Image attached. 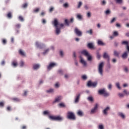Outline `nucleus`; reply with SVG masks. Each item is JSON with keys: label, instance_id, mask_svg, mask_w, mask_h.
I'll use <instances>...</instances> for the list:
<instances>
[{"label": "nucleus", "instance_id": "1", "mask_svg": "<svg viewBox=\"0 0 129 129\" xmlns=\"http://www.w3.org/2000/svg\"><path fill=\"white\" fill-rule=\"evenodd\" d=\"M52 24L55 27V34L56 35H59L61 33V28H59L58 26L59 25V22L56 19H55L52 22Z\"/></svg>", "mask_w": 129, "mask_h": 129}, {"label": "nucleus", "instance_id": "2", "mask_svg": "<svg viewBox=\"0 0 129 129\" xmlns=\"http://www.w3.org/2000/svg\"><path fill=\"white\" fill-rule=\"evenodd\" d=\"M104 66V62H101L98 66V73L100 76H103V67Z\"/></svg>", "mask_w": 129, "mask_h": 129}, {"label": "nucleus", "instance_id": "3", "mask_svg": "<svg viewBox=\"0 0 129 129\" xmlns=\"http://www.w3.org/2000/svg\"><path fill=\"white\" fill-rule=\"evenodd\" d=\"M67 117L69 119H72L73 120H75V119H76L74 113L71 111L68 112Z\"/></svg>", "mask_w": 129, "mask_h": 129}, {"label": "nucleus", "instance_id": "4", "mask_svg": "<svg viewBox=\"0 0 129 129\" xmlns=\"http://www.w3.org/2000/svg\"><path fill=\"white\" fill-rule=\"evenodd\" d=\"M49 117L50 119H52V120H63V117L60 116H49Z\"/></svg>", "mask_w": 129, "mask_h": 129}, {"label": "nucleus", "instance_id": "5", "mask_svg": "<svg viewBox=\"0 0 129 129\" xmlns=\"http://www.w3.org/2000/svg\"><path fill=\"white\" fill-rule=\"evenodd\" d=\"M56 66H57V63L50 62L47 67V70H48V71H50L51 69H52V68H54V67H56Z\"/></svg>", "mask_w": 129, "mask_h": 129}, {"label": "nucleus", "instance_id": "6", "mask_svg": "<svg viewBox=\"0 0 129 129\" xmlns=\"http://www.w3.org/2000/svg\"><path fill=\"white\" fill-rule=\"evenodd\" d=\"M97 108H98V104H96L93 108L91 110L90 114H94L97 111Z\"/></svg>", "mask_w": 129, "mask_h": 129}, {"label": "nucleus", "instance_id": "7", "mask_svg": "<svg viewBox=\"0 0 129 129\" xmlns=\"http://www.w3.org/2000/svg\"><path fill=\"white\" fill-rule=\"evenodd\" d=\"M87 85L89 87H96V86L97 85V83L92 82L91 81H90L88 82Z\"/></svg>", "mask_w": 129, "mask_h": 129}, {"label": "nucleus", "instance_id": "8", "mask_svg": "<svg viewBox=\"0 0 129 129\" xmlns=\"http://www.w3.org/2000/svg\"><path fill=\"white\" fill-rule=\"evenodd\" d=\"M80 62L84 67L87 66V62H86V61L84 60V58L82 56H80Z\"/></svg>", "mask_w": 129, "mask_h": 129}, {"label": "nucleus", "instance_id": "9", "mask_svg": "<svg viewBox=\"0 0 129 129\" xmlns=\"http://www.w3.org/2000/svg\"><path fill=\"white\" fill-rule=\"evenodd\" d=\"M109 110H110V107L109 106L106 107L102 111L103 114H104V115H107V114H108V111H109Z\"/></svg>", "mask_w": 129, "mask_h": 129}, {"label": "nucleus", "instance_id": "10", "mask_svg": "<svg viewBox=\"0 0 129 129\" xmlns=\"http://www.w3.org/2000/svg\"><path fill=\"white\" fill-rule=\"evenodd\" d=\"M75 33L77 36H79V37H81V36H82V32H81V31H80L77 28H75Z\"/></svg>", "mask_w": 129, "mask_h": 129}, {"label": "nucleus", "instance_id": "11", "mask_svg": "<svg viewBox=\"0 0 129 129\" xmlns=\"http://www.w3.org/2000/svg\"><path fill=\"white\" fill-rule=\"evenodd\" d=\"M35 46L38 48V49H42V48H43V47H44V45L43 43L38 42V41H36L35 42Z\"/></svg>", "mask_w": 129, "mask_h": 129}, {"label": "nucleus", "instance_id": "12", "mask_svg": "<svg viewBox=\"0 0 129 129\" xmlns=\"http://www.w3.org/2000/svg\"><path fill=\"white\" fill-rule=\"evenodd\" d=\"M61 99H63V97H62V96H58L55 98L53 103H55L56 102H60Z\"/></svg>", "mask_w": 129, "mask_h": 129}, {"label": "nucleus", "instance_id": "13", "mask_svg": "<svg viewBox=\"0 0 129 129\" xmlns=\"http://www.w3.org/2000/svg\"><path fill=\"white\" fill-rule=\"evenodd\" d=\"M80 94L76 95L75 98V103H78L79 102V99H80Z\"/></svg>", "mask_w": 129, "mask_h": 129}, {"label": "nucleus", "instance_id": "14", "mask_svg": "<svg viewBox=\"0 0 129 129\" xmlns=\"http://www.w3.org/2000/svg\"><path fill=\"white\" fill-rule=\"evenodd\" d=\"M117 114L118 116H119V117H121L122 119H124V118H125V115L123 112H119Z\"/></svg>", "mask_w": 129, "mask_h": 129}, {"label": "nucleus", "instance_id": "15", "mask_svg": "<svg viewBox=\"0 0 129 129\" xmlns=\"http://www.w3.org/2000/svg\"><path fill=\"white\" fill-rule=\"evenodd\" d=\"M49 51H50V48H46L44 50L43 52H42V55H44V56H45V55H47V54L49 53Z\"/></svg>", "mask_w": 129, "mask_h": 129}, {"label": "nucleus", "instance_id": "16", "mask_svg": "<svg viewBox=\"0 0 129 129\" xmlns=\"http://www.w3.org/2000/svg\"><path fill=\"white\" fill-rule=\"evenodd\" d=\"M81 54L87 57V56H88V54L89 53H88V51H87V50H83L81 51Z\"/></svg>", "mask_w": 129, "mask_h": 129}, {"label": "nucleus", "instance_id": "17", "mask_svg": "<svg viewBox=\"0 0 129 129\" xmlns=\"http://www.w3.org/2000/svg\"><path fill=\"white\" fill-rule=\"evenodd\" d=\"M128 53L127 51L124 52L122 55V58L123 59H126L127 58Z\"/></svg>", "mask_w": 129, "mask_h": 129}, {"label": "nucleus", "instance_id": "18", "mask_svg": "<svg viewBox=\"0 0 129 129\" xmlns=\"http://www.w3.org/2000/svg\"><path fill=\"white\" fill-rule=\"evenodd\" d=\"M77 19H78V20H83V15L81 14H78L77 15Z\"/></svg>", "mask_w": 129, "mask_h": 129}, {"label": "nucleus", "instance_id": "19", "mask_svg": "<svg viewBox=\"0 0 129 129\" xmlns=\"http://www.w3.org/2000/svg\"><path fill=\"white\" fill-rule=\"evenodd\" d=\"M106 90H105V88H103L102 89H100L98 91V93L99 94H104V92L106 91Z\"/></svg>", "mask_w": 129, "mask_h": 129}, {"label": "nucleus", "instance_id": "20", "mask_svg": "<svg viewBox=\"0 0 129 129\" xmlns=\"http://www.w3.org/2000/svg\"><path fill=\"white\" fill-rule=\"evenodd\" d=\"M103 58H105V59H108V60H109V55H108V54L106 52H104L103 55Z\"/></svg>", "mask_w": 129, "mask_h": 129}, {"label": "nucleus", "instance_id": "21", "mask_svg": "<svg viewBox=\"0 0 129 129\" xmlns=\"http://www.w3.org/2000/svg\"><path fill=\"white\" fill-rule=\"evenodd\" d=\"M97 44L99 46H104V45H105V44H104V43H103V42L100 40H98Z\"/></svg>", "mask_w": 129, "mask_h": 129}, {"label": "nucleus", "instance_id": "22", "mask_svg": "<svg viewBox=\"0 0 129 129\" xmlns=\"http://www.w3.org/2000/svg\"><path fill=\"white\" fill-rule=\"evenodd\" d=\"M40 68V64H34L33 65V69L34 70H38Z\"/></svg>", "mask_w": 129, "mask_h": 129}, {"label": "nucleus", "instance_id": "23", "mask_svg": "<svg viewBox=\"0 0 129 129\" xmlns=\"http://www.w3.org/2000/svg\"><path fill=\"white\" fill-rule=\"evenodd\" d=\"M19 53L20 54V55H21V56H23V57H25V56H26V53H25L24 51L22 49L19 50Z\"/></svg>", "mask_w": 129, "mask_h": 129}, {"label": "nucleus", "instance_id": "24", "mask_svg": "<svg viewBox=\"0 0 129 129\" xmlns=\"http://www.w3.org/2000/svg\"><path fill=\"white\" fill-rule=\"evenodd\" d=\"M87 100L90 102H93V97H92V96H90L87 98Z\"/></svg>", "mask_w": 129, "mask_h": 129}, {"label": "nucleus", "instance_id": "25", "mask_svg": "<svg viewBox=\"0 0 129 129\" xmlns=\"http://www.w3.org/2000/svg\"><path fill=\"white\" fill-rule=\"evenodd\" d=\"M88 48H90V49H92L94 47V45L93 44V43H89L88 44Z\"/></svg>", "mask_w": 129, "mask_h": 129}, {"label": "nucleus", "instance_id": "26", "mask_svg": "<svg viewBox=\"0 0 129 129\" xmlns=\"http://www.w3.org/2000/svg\"><path fill=\"white\" fill-rule=\"evenodd\" d=\"M98 129H104V125L100 123L98 125Z\"/></svg>", "mask_w": 129, "mask_h": 129}, {"label": "nucleus", "instance_id": "27", "mask_svg": "<svg viewBox=\"0 0 129 129\" xmlns=\"http://www.w3.org/2000/svg\"><path fill=\"white\" fill-rule=\"evenodd\" d=\"M47 93H54V89L50 88L46 90Z\"/></svg>", "mask_w": 129, "mask_h": 129}, {"label": "nucleus", "instance_id": "28", "mask_svg": "<svg viewBox=\"0 0 129 129\" xmlns=\"http://www.w3.org/2000/svg\"><path fill=\"white\" fill-rule=\"evenodd\" d=\"M116 87H117V89H119V90H120L121 89V87H120V84H119V82H117L115 83Z\"/></svg>", "mask_w": 129, "mask_h": 129}, {"label": "nucleus", "instance_id": "29", "mask_svg": "<svg viewBox=\"0 0 129 129\" xmlns=\"http://www.w3.org/2000/svg\"><path fill=\"white\" fill-rule=\"evenodd\" d=\"M77 114L80 116H83V112L81 110H79L77 112Z\"/></svg>", "mask_w": 129, "mask_h": 129}, {"label": "nucleus", "instance_id": "30", "mask_svg": "<svg viewBox=\"0 0 129 129\" xmlns=\"http://www.w3.org/2000/svg\"><path fill=\"white\" fill-rule=\"evenodd\" d=\"M86 57H87L88 61H91V59H92V56H91L90 53H89Z\"/></svg>", "mask_w": 129, "mask_h": 129}, {"label": "nucleus", "instance_id": "31", "mask_svg": "<svg viewBox=\"0 0 129 129\" xmlns=\"http://www.w3.org/2000/svg\"><path fill=\"white\" fill-rule=\"evenodd\" d=\"M114 56H115L116 57H118L119 56V53H118V52H117V51H114Z\"/></svg>", "mask_w": 129, "mask_h": 129}, {"label": "nucleus", "instance_id": "32", "mask_svg": "<svg viewBox=\"0 0 129 129\" xmlns=\"http://www.w3.org/2000/svg\"><path fill=\"white\" fill-rule=\"evenodd\" d=\"M122 45H126V46H128V41H123L121 42Z\"/></svg>", "mask_w": 129, "mask_h": 129}, {"label": "nucleus", "instance_id": "33", "mask_svg": "<svg viewBox=\"0 0 129 129\" xmlns=\"http://www.w3.org/2000/svg\"><path fill=\"white\" fill-rule=\"evenodd\" d=\"M12 65L14 67H17L18 66V62H17L16 61H14L12 62Z\"/></svg>", "mask_w": 129, "mask_h": 129}, {"label": "nucleus", "instance_id": "34", "mask_svg": "<svg viewBox=\"0 0 129 129\" xmlns=\"http://www.w3.org/2000/svg\"><path fill=\"white\" fill-rule=\"evenodd\" d=\"M118 96L120 98H122L123 97H124V95L122 93H119L118 94Z\"/></svg>", "mask_w": 129, "mask_h": 129}, {"label": "nucleus", "instance_id": "35", "mask_svg": "<svg viewBox=\"0 0 129 129\" xmlns=\"http://www.w3.org/2000/svg\"><path fill=\"white\" fill-rule=\"evenodd\" d=\"M113 36L114 37H117L118 36V31H114L113 32Z\"/></svg>", "mask_w": 129, "mask_h": 129}, {"label": "nucleus", "instance_id": "36", "mask_svg": "<svg viewBox=\"0 0 129 129\" xmlns=\"http://www.w3.org/2000/svg\"><path fill=\"white\" fill-rule=\"evenodd\" d=\"M58 74H59V75H63V74H64V72L62 70H59L58 71Z\"/></svg>", "mask_w": 129, "mask_h": 129}, {"label": "nucleus", "instance_id": "37", "mask_svg": "<svg viewBox=\"0 0 129 129\" xmlns=\"http://www.w3.org/2000/svg\"><path fill=\"white\" fill-rule=\"evenodd\" d=\"M103 94L104 96H105V97H107V96H109V93L107 92L106 91H105V92Z\"/></svg>", "mask_w": 129, "mask_h": 129}, {"label": "nucleus", "instance_id": "38", "mask_svg": "<svg viewBox=\"0 0 129 129\" xmlns=\"http://www.w3.org/2000/svg\"><path fill=\"white\" fill-rule=\"evenodd\" d=\"M111 13V12L110 11V10H107L105 12V15H106L107 16L108 15H110V13Z\"/></svg>", "mask_w": 129, "mask_h": 129}, {"label": "nucleus", "instance_id": "39", "mask_svg": "<svg viewBox=\"0 0 129 129\" xmlns=\"http://www.w3.org/2000/svg\"><path fill=\"white\" fill-rule=\"evenodd\" d=\"M43 114L44 115H46L47 114H50V111L48 110H46L43 111Z\"/></svg>", "mask_w": 129, "mask_h": 129}, {"label": "nucleus", "instance_id": "40", "mask_svg": "<svg viewBox=\"0 0 129 129\" xmlns=\"http://www.w3.org/2000/svg\"><path fill=\"white\" fill-rule=\"evenodd\" d=\"M111 88H112V84L110 83L108 85V89L111 90Z\"/></svg>", "mask_w": 129, "mask_h": 129}, {"label": "nucleus", "instance_id": "41", "mask_svg": "<svg viewBox=\"0 0 129 129\" xmlns=\"http://www.w3.org/2000/svg\"><path fill=\"white\" fill-rule=\"evenodd\" d=\"M81 6H82V2H79V3L78 4V9H80V8H81Z\"/></svg>", "mask_w": 129, "mask_h": 129}, {"label": "nucleus", "instance_id": "42", "mask_svg": "<svg viewBox=\"0 0 129 129\" xmlns=\"http://www.w3.org/2000/svg\"><path fill=\"white\" fill-rule=\"evenodd\" d=\"M24 65H25V62H24V61H21L20 62V67H24Z\"/></svg>", "mask_w": 129, "mask_h": 129}, {"label": "nucleus", "instance_id": "43", "mask_svg": "<svg viewBox=\"0 0 129 129\" xmlns=\"http://www.w3.org/2000/svg\"><path fill=\"white\" fill-rule=\"evenodd\" d=\"M82 78L83 80H86V79H87V76L86 75H84L82 76Z\"/></svg>", "mask_w": 129, "mask_h": 129}, {"label": "nucleus", "instance_id": "44", "mask_svg": "<svg viewBox=\"0 0 129 129\" xmlns=\"http://www.w3.org/2000/svg\"><path fill=\"white\" fill-rule=\"evenodd\" d=\"M59 55L61 57H63L64 56V52L62 50H60Z\"/></svg>", "mask_w": 129, "mask_h": 129}, {"label": "nucleus", "instance_id": "45", "mask_svg": "<svg viewBox=\"0 0 129 129\" xmlns=\"http://www.w3.org/2000/svg\"><path fill=\"white\" fill-rule=\"evenodd\" d=\"M54 86L55 88H59V87H60V84H59V83H56Z\"/></svg>", "mask_w": 129, "mask_h": 129}, {"label": "nucleus", "instance_id": "46", "mask_svg": "<svg viewBox=\"0 0 129 129\" xmlns=\"http://www.w3.org/2000/svg\"><path fill=\"white\" fill-rule=\"evenodd\" d=\"M64 23H65V25H66L67 26H69L70 23H69V22H68V20L65 19Z\"/></svg>", "mask_w": 129, "mask_h": 129}, {"label": "nucleus", "instance_id": "47", "mask_svg": "<svg viewBox=\"0 0 129 129\" xmlns=\"http://www.w3.org/2000/svg\"><path fill=\"white\" fill-rule=\"evenodd\" d=\"M87 34H90V35H92V30L90 29V30H88L86 31Z\"/></svg>", "mask_w": 129, "mask_h": 129}, {"label": "nucleus", "instance_id": "48", "mask_svg": "<svg viewBox=\"0 0 129 129\" xmlns=\"http://www.w3.org/2000/svg\"><path fill=\"white\" fill-rule=\"evenodd\" d=\"M117 4H122V0H115Z\"/></svg>", "mask_w": 129, "mask_h": 129}, {"label": "nucleus", "instance_id": "49", "mask_svg": "<svg viewBox=\"0 0 129 129\" xmlns=\"http://www.w3.org/2000/svg\"><path fill=\"white\" fill-rule=\"evenodd\" d=\"M116 20V19L115 18H112V19L110 21V24H112L113 23H114L115 21Z\"/></svg>", "mask_w": 129, "mask_h": 129}, {"label": "nucleus", "instance_id": "50", "mask_svg": "<svg viewBox=\"0 0 129 129\" xmlns=\"http://www.w3.org/2000/svg\"><path fill=\"white\" fill-rule=\"evenodd\" d=\"M40 11V9L39 8H36L33 10V13H38Z\"/></svg>", "mask_w": 129, "mask_h": 129}, {"label": "nucleus", "instance_id": "51", "mask_svg": "<svg viewBox=\"0 0 129 129\" xmlns=\"http://www.w3.org/2000/svg\"><path fill=\"white\" fill-rule=\"evenodd\" d=\"M87 17H88V18H91V13H90V12H88L87 13Z\"/></svg>", "mask_w": 129, "mask_h": 129}, {"label": "nucleus", "instance_id": "52", "mask_svg": "<svg viewBox=\"0 0 129 129\" xmlns=\"http://www.w3.org/2000/svg\"><path fill=\"white\" fill-rule=\"evenodd\" d=\"M63 6L64 7V8H68V7H69V5L68 4V3H66L63 5Z\"/></svg>", "mask_w": 129, "mask_h": 129}, {"label": "nucleus", "instance_id": "53", "mask_svg": "<svg viewBox=\"0 0 129 129\" xmlns=\"http://www.w3.org/2000/svg\"><path fill=\"white\" fill-rule=\"evenodd\" d=\"M59 105L60 107H65V104H64V103H59Z\"/></svg>", "mask_w": 129, "mask_h": 129}, {"label": "nucleus", "instance_id": "54", "mask_svg": "<svg viewBox=\"0 0 129 129\" xmlns=\"http://www.w3.org/2000/svg\"><path fill=\"white\" fill-rule=\"evenodd\" d=\"M7 17L9 19H11L12 18V13H8V14L7 15Z\"/></svg>", "mask_w": 129, "mask_h": 129}, {"label": "nucleus", "instance_id": "55", "mask_svg": "<svg viewBox=\"0 0 129 129\" xmlns=\"http://www.w3.org/2000/svg\"><path fill=\"white\" fill-rule=\"evenodd\" d=\"M19 19L20 20V21H21V22H24V18H23V17L19 16Z\"/></svg>", "mask_w": 129, "mask_h": 129}, {"label": "nucleus", "instance_id": "56", "mask_svg": "<svg viewBox=\"0 0 129 129\" xmlns=\"http://www.w3.org/2000/svg\"><path fill=\"white\" fill-rule=\"evenodd\" d=\"M124 71L125 73H128V69H127V68H124Z\"/></svg>", "mask_w": 129, "mask_h": 129}, {"label": "nucleus", "instance_id": "57", "mask_svg": "<svg viewBox=\"0 0 129 129\" xmlns=\"http://www.w3.org/2000/svg\"><path fill=\"white\" fill-rule=\"evenodd\" d=\"M101 5L102 6H105V5H106V2H105L104 0L102 1Z\"/></svg>", "mask_w": 129, "mask_h": 129}, {"label": "nucleus", "instance_id": "58", "mask_svg": "<svg viewBox=\"0 0 129 129\" xmlns=\"http://www.w3.org/2000/svg\"><path fill=\"white\" fill-rule=\"evenodd\" d=\"M23 8H24V9H26V8H27L28 7V4L25 3V4H24L23 5Z\"/></svg>", "mask_w": 129, "mask_h": 129}, {"label": "nucleus", "instance_id": "59", "mask_svg": "<svg viewBox=\"0 0 129 129\" xmlns=\"http://www.w3.org/2000/svg\"><path fill=\"white\" fill-rule=\"evenodd\" d=\"M123 87H128V84L127 83H124V84H123Z\"/></svg>", "mask_w": 129, "mask_h": 129}, {"label": "nucleus", "instance_id": "60", "mask_svg": "<svg viewBox=\"0 0 129 129\" xmlns=\"http://www.w3.org/2000/svg\"><path fill=\"white\" fill-rule=\"evenodd\" d=\"M73 57H74V60H76V53L73 52Z\"/></svg>", "mask_w": 129, "mask_h": 129}, {"label": "nucleus", "instance_id": "61", "mask_svg": "<svg viewBox=\"0 0 129 129\" xmlns=\"http://www.w3.org/2000/svg\"><path fill=\"white\" fill-rule=\"evenodd\" d=\"M53 11H54V7H50V8L49 9V12H53Z\"/></svg>", "mask_w": 129, "mask_h": 129}, {"label": "nucleus", "instance_id": "62", "mask_svg": "<svg viewBox=\"0 0 129 129\" xmlns=\"http://www.w3.org/2000/svg\"><path fill=\"white\" fill-rule=\"evenodd\" d=\"M97 57L98 59H100L101 55L99 54V53H98V52L97 53Z\"/></svg>", "mask_w": 129, "mask_h": 129}, {"label": "nucleus", "instance_id": "63", "mask_svg": "<svg viewBox=\"0 0 129 129\" xmlns=\"http://www.w3.org/2000/svg\"><path fill=\"white\" fill-rule=\"evenodd\" d=\"M16 27L17 29H19V28H21V24H17L16 25Z\"/></svg>", "mask_w": 129, "mask_h": 129}, {"label": "nucleus", "instance_id": "64", "mask_svg": "<svg viewBox=\"0 0 129 129\" xmlns=\"http://www.w3.org/2000/svg\"><path fill=\"white\" fill-rule=\"evenodd\" d=\"M112 62L113 63H116V59L115 58H113V59H112Z\"/></svg>", "mask_w": 129, "mask_h": 129}]
</instances>
